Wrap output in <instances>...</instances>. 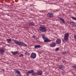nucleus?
<instances>
[{"instance_id": "f257e3e1", "label": "nucleus", "mask_w": 76, "mask_h": 76, "mask_svg": "<svg viewBox=\"0 0 76 76\" xmlns=\"http://www.w3.org/2000/svg\"><path fill=\"white\" fill-rule=\"evenodd\" d=\"M13 41L16 44H17L18 45H20L21 46H24V47H26L27 45L26 44H24L23 42H19L16 40H13Z\"/></svg>"}, {"instance_id": "f03ea898", "label": "nucleus", "mask_w": 76, "mask_h": 76, "mask_svg": "<svg viewBox=\"0 0 76 76\" xmlns=\"http://www.w3.org/2000/svg\"><path fill=\"white\" fill-rule=\"evenodd\" d=\"M39 30L42 32H47V28L45 26L41 25L39 27Z\"/></svg>"}, {"instance_id": "7ed1b4c3", "label": "nucleus", "mask_w": 76, "mask_h": 76, "mask_svg": "<svg viewBox=\"0 0 76 76\" xmlns=\"http://www.w3.org/2000/svg\"><path fill=\"white\" fill-rule=\"evenodd\" d=\"M69 33H66L64 37V39L65 41H67L69 39Z\"/></svg>"}, {"instance_id": "20e7f679", "label": "nucleus", "mask_w": 76, "mask_h": 76, "mask_svg": "<svg viewBox=\"0 0 76 76\" xmlns=\"http://www.w3.org/2000/svg\"><path fill=\"white\" fill-rule=\"evenodd\" d=\"M30 57L31 58L35 59L37 57V54L34 53H32Z\"/></svg>"}, {"instance_id": "39448f33", "label": "nucleus", "mask_w": 76, "mask_h": 76, "mask_svg": "<svg viewBox=\"0 0 76 76\" xmlns=\"http://www.w3.org/2000/svg\"><path fill=\"white\" fill-rule=\"evenodd\" d=\"M75 24V23L73 21L70 22L69 23V25L71 26H73V27H75L76 26Z\"/></svg>"}, {"instance_id": "423d86ee", "label": "nucleus", "mask_w": 76, "mask_h": 76, "mask_svg": "<svg viewBox=\"0 0 76 76\" xmlns=\"http://www.w3.org/2000/svg\"><path fill=\"white\" fill-rule=\"evenodd\" d=\"M14 70L16 74H18V75H20V74H21L19 70L17 69H14Z\"/></svg>"}, {"instance_id": "0eeeda50", "label": "nucleus", "mask_w": 76, "mask_h": 76, "mask_svg": "<svg viewBox=\"0 0 76 76\" xmlns=\"http://www.w3.org/2000/svg\"><path fill=\"white\" fill-rule=\"evenodd\" d=\"M61 41L60 39H58L56 40V42L57 44H61Z\"/></svg>"}, {"instance_id": "6e6552de", "label": "nucleus", "mask_w": 76, "mask_h": 76, "mask_svg": "<svg viewBox=\"0 0 76 76\" xmlns=\"http://www.w3.org/2000/svg\"><path fill=\"white\" fill-rule=\"evenodd\" d=\"M58 69H61L62 70L64 69V66L63 65H59Z\"/></svg>"}, {"instance_id": "1a4fd4ad", "label": "nucleus", "mask_w": 76, "mask_h": 76, "mask_svg": "<svg viewBox=\"0 0 76 76\" xmlns=\"http://www.w3.org/2000/svg\"><path fill=\"white\" fill-rule=\"evenodd\" d=\"M56 43L54 42L51 43L50 45V46L51 47H56Z\"/></svg>"}, {"instance_id": "9d476101", "label": "nucleus", "mask_w": 76, "mask_h": 76, "mask_svg": "<svg viewBox=\"0 0 76 76\" xmlns=\"http://www.w3.org/2000/svg\"><path fill=\"white\" fill-rule=\"evenodd\" d=\"M45 39L44 41V42H48L51 41V40L48 39V38L47 37H46V38L45 39Z\"/></svg>"}, {"instance_id": "9b49d317", "label": "nucleus", "mask_w": 76, "mask_h": 76, "mask_svg": "<svg viewBox=\"0 0 76 76\" xmlns=\"http://www.w3.org/2000/svg\"><path fill=\"white\" fill-rule=\"evenodd\" d=\"M42 75V71H39L37 72V75L41 76Z\"/></svg>"}, {"instance_id": "f8f14e48", "label": "nucleus", "mask_w": 76, "mask_h": 76, "mask_svg": "<svg viewBox=\"0 0 76 76\" xmlns=\"http://www.w3.org/2000/svg\"><path fill=\"white\" fill-rule=\"evenodd\" d=\"M41 46L40 45H36L34 46V48H41Z\"/></svg>"}, {"instance_id": "ddd939ff", "label": "nucleus", "mask_w": 76, "mask_h": 76, "mask_svg": "<svg viewBox=\"0 0 76 76\" xmlns=\"http://www.w3.org/2000/svg\"><path fill=\"white\" fill-rule=\"evenodd\" d=\"M59 19H60V20H61V21L62 22H63V23H64V22H65V21H64V19L61 18H59Z\"/></svg>"}, {"instance_id": "4468645a", "label": "nucleus", "mask_w": 76, "mask_h": 76, "mask_svg": "<svg viewBox=\"0 0 76 76\" xmlns=\"http://www.w3.org/2000/svg\"><path fill=\"white\" fill-rule=\"evenodd\" d=\"M47 15L48 17H52L53 16V14L52 13H49Z\"/></svg>"}, {"instance_id": "2eb2a0df", "label": "nucleus", "mask_w": 76, "mask_h": 76, "mask_svg": "<svg viewBox=\"0 0 76 76\" xmlns=\"http://www.w3.org/2000/svg\"><path fill=\"white\" fill-rule=\"evenodd\" d=\"M6 41L8 43H10V42H12V39H6Z\"/></svg>"}, {"instance_id": "dca6fc26", "label": "nucleus", "mask_w": 76, "mask_h": 76, "mask_svg": "<svg viewBox=\"0 0 76 76\" xmlns=\"http://www.w3.org/2000/svg\"><path fill=\"white\" fill-rule=\"evenodd\" d=\"M34 72V70H31L30 71H28V73L29 74H31V73H32Z\"/></svg>"}, {"instance_id": "f3484780", "label": "nucleus", "mask_w": 76, "mask_h": 76, "mask_svg": "<svg viewBox=\"0 0 76 76\" xmlns=\"http://www.w3.org/2000/svg\"><path fill=\"white\" fill-rule=\"evenodd\" d=\"M12 54L13 55H14V56H15L16 54H18V51H15V52H13L12 53Z\"/></svg>"}, {"instance_id": "a211bd4d", "label": "nucleus", "mask_w": 76, "mask_h": 76, "mask_svg": "<svg viewBox=\"0 0 76 76\" xmlns=\"http://www.w3.org/2000/svg\"><path fill=\"white\" fill-rule=\"evenodd\" d=\"M0 52L2 54H3L4 53V50L3 49H0Z\"/></svg>"}, {"instance_id": "6ab92c4d", "label": "nucleus", "mask_w": 76, "mask_h": 76, "mask_svg": "<svg viewBox=\"0 0 76 76\" xmlns=\"http://www.w3.org/2000/svg\"><path fill=\"white\" fill-rule=\"evenodd\" d=\"M32 75H33V76H35L36 75H37V74L36 72H34V71H33V72L32 73Z\"/></svg>"}, {"instance_id": "aec40b11", "label": "nucleus", "mask_w": 76, "mask_h": 76, "mask_svg": "<svg viewBox=\"0 0 76 76\" xmlns=\"http://www.w3.org/2000/svg\"><path fill=\"white\" fill-rule=\"evenodd\" d=\"M29 24L30 26H32V25L34 26V23L33 22H32L30 23H29Z\"/></svg>"}, {"instance_id": "412c9836", "label": "nucleus", "mask_w": 76, "mask_h": 76, "mask_svg": "<svg viewBox=\"0 0 76 76\" xmlns=\"http://www.w3.org/2000/svg\"><path fill=\"white\" fill-rule=\"evenodd\" d=\"M42 38L44 39L45 38H47V37H45V35L44 34H43V35H42Z\"/></svg>"}, {"instance_id": "4be33fe9", "label": "nucleus", "mask_w": 76, "mask_h": 76, "mask_svg": "<svg viewBox=\"0 0 76 76\" xmlns=\"http://www.w3.org/2000/svg\"><path fill=\"white\" fill-rule=\"evenodd\" d=\"M59 50V48H57L56 49V51H58Z\"/></svg>"}, {"instance_id": "5701e85b", "label": "nucleus", "mask_w": 76, "mask_h": 76, "mask_svg": "<svg viewBox=\"0 0 76 76\" xmlns=\"http://www.w3.org/2000/svg\"><path fill=\"white\" fill-rule=\"evenodd\" d=\"M73 67L75 69H76V65L73 66Z\"/></svg>"}, {"instance_id": "b1692460", "label": "nucleus", "mask_w": 76, "mask_h": 76, "mask_svg": "<svg viewBox=\"0 0 76 76\" xmlns=\"http://www.w3.org/2000/svg\"><path fill=\"white\" fill-rule=\"evenodd\" d=\"M72 19H74V20H76V18L75 17H72Z\"/></svg>"}, {"instance_id": "393cba45", "label": "nucleus", "mask_w": 76, "mask_h": 76, "mask_svg": "<svg viewBox=\"0 0 76 76\" xmlns=\"http://www.w3.org/2000/svg\"><path fill=\"white\" fill-rule=\"evenodd\" d=\"M23 56V54H21V55H20V57H21Z\"/></svg>"}, {"instance_id": "a878e982", "label": "nucleus", "mask_w": 76, "mask_h": 76, "mask_svg": "<svg viewBox=\"0 0 76 76\" xmlns=\"http://www.w3.org/2000/svg\"><path fill=\"white\" fill-rule=\"evenodd\" d=\"M66 53H67V52H63L62 54H65Z\"/></svg>"}, {"instance_id": "bb28decb", "label": "nucleus", "mask_w": 76, "mask_h": 76, "mask_svg": "<svg viewBox=\"0 0 76 76\" xmlns=\"http://www.w3.org/2000/svg\"><path fill=\"white\" fill-rule=\"evenodd\" d=\"M74 39L76 40V35H74Z\"/></svg>"}, {"instance_id": "cd10ccee", "label": "nucleus", "mask_w": 76, "mask_h": 76, "mask_svg": "<svg viewBox=\"0 0 76 76\" xmlns=\"http://www.w3.org/2000/svg\"><path fill=\"white\" fill-rule=\"evenodd\" d=\"M32 37H33V38H35V36L34 35V36H32Z\"/></svg>"}, {"instance_id": "c85d7f7f", "label": "nucleus", "mask_w": 76, "mask_h": 76, "mask_svg": "<svg viewBox=\"0 0 76 76\" xmlns=\"http://www.w3.org/2000/svg\"><path fill=\"white\" fill-rule=\"evenodd\" d=\"M27 53H28V54H29V53H28L27 52H26V54H27Z\"/></svg>"}, {"instance_id": "c756f323", "label": "nucleus", "mask_w": 76, "mask_h": 76, "mask_svg": "<svg viewBox=\"0 0 76 76\" xmlns=\"http://www.w3.org/2000/svg\"><path fill=\"white\" fill-rule=\"evenodd\" d=\"M28 55L29 56V53H28Z\"/></svg>"}, {"instance_id": "7c9ffc66", "label": "nucleus", "mask_w": 76, "mask_h": 76, "mask_svg": "<svg viewBox=\"0 0 76 76\" xmlns=\"http://www.w3.org/2000/svg\"><path fill=\"white\" fill-rule=\"evenodd\" d=\"M20 76H21V75H20Z\"/></svg>"}]
</instances>
